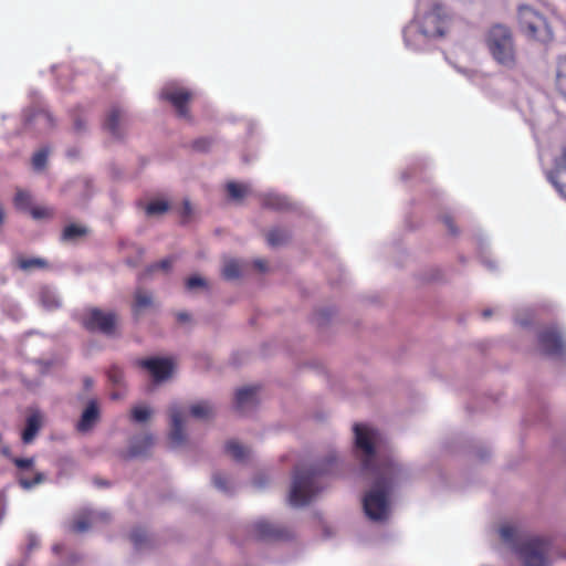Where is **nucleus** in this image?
I'll use <instances>...</instances> for the list:
<instances>
[{
    "label": "nucleus",
    "mask_w": 566,
    "mask_h": 566,
    "mask_svg": "<svg viewBox=\"0 0 566 566\" xmlns=\"http://www.w3.org/2000/svg\"><path fill=\"white\" fill-rule=\"evenodd\" d=\"M41 426L42 416L39 411H33L31 415H29L25 420V428L22 431L21 436L23 443H31L34 440L38 432L40 431Z\"/></svg>",
    "instance_id": "nucleus-17"
},
{
    "label": "nucleus",
    "mask_w": 566,
    "mask_h": 566,
    "mask_svg": "<svg viewBox=\"0 0 566 566\" xmlns=\"http://www.w3.org/2000/svg\"><path fill=\"white\" fill-rule=\"evenodd\" d=\"M87 232L85 227L71 223L63 229L61 240L65 242L75 241L78 238L85 237Z\"/></svg>",
    "instance_id": "nucleus-23"
},
{
    "label": "nucleus",
    "mask_w": 566,
    "mask_h": 566,
    "mask_svg": "<svg viewBox=\"0 0 566 566\" xmlns=\"http://www.w3.org/2000/svg\"><path fill=\"white\" fill-rule=\"evenodd\" d=\"M172 263H174V259L167 258L157 263L151 264L149 268V271L150 272L156 271V270L168 271L171 268Z\"/></svg>",
    "instance_id": "nucleus-40"
},
{
    "label": "nucleus",
    "mask_w": 566,
    "mask_h": 566,
    "mask_svg": "<svg viewBox=\"0 0 566 566\" xmlns=\"http://www.w3.org/2000/svg\"><path fill=\"white\" fill-rule=\"evenodd\" d=\"M355 447L364 453L361 465L365 471H374L375 482L371 490L364 496L365 514L373 521L386 520L389 513L388 494L399 468L394 462L375 467V441L377 432L364 424L355 423Z\"/></svg>",
    "instance_id": "nucleus-1"
},
{
    "label": "nucleus",
    "mask_w": 566,
    "mask_h": 566,
    "mask_svg": "<svg viewBox=\"0 0 566 566\" xmlns=\"http://www.w3.org/2000/svg\"><path fill=\"white\" fill-rule=\"evenodd\" d=\"M242 269L241 264L237 260H230L226 262L222 269V276L226 280H235L241 276Z\"/></svg>",
    "instance_id": "nucleus-28"
},
{
    "label": "nucleus",
    "mask_w": 566,
    "mask_h": 566,
    "mask_svg": "<svg viewBox=\"0 0 566 566\" xmlns=\"http://www.w3.org/2000/svg\"><path fill=\"white\" fill-rule=\"evenodd\" d=\"M28 212L35 220L49 219V218L53 217V211L50 208L42 207V206H36V207L31 206V208L29 209Z\"/></svg>",
    "instance_id": "nucleus-34"
},
{
    "label": "nucleus",
    "mask_w": 566,
    "mask_h": 566,
    "mask_svg": "<svg viewBox=\"0 0 566 566\" xmlns=\"http://www.w3.org/2000/svg\"><path fill=\"white\" fill-rule=\"evenodd\" d=\"M151 410L145 406H137L132 409V419L136 422H144L150 418Z\"/></svg>",
    "instance_id": "nucleus-35"
},
{
    "label": "nucleus",
    "mask_w": 566,
    "mask_h": 566,
    "mask_svg": "<svg viewBox=\"0 0 566 566\" xmlns=\"http://www.w3.org/2000/svg\"><path fill=\"white\" fill-rule=\"evenodd\" d=\"M117 315L97 307L87 308L81 316L82 326L88 332H99L106 336L115 334Z\"/></svg>",
    "instance_id": "nucleus-7"
},
{
    "label": "nucleus",
    "mask_w": 566,
    "mask_h": 566,
    "mask_svg": "<svg viewBox=\"0 0 566 566\" xmlns=\"http://www.w3.org/2000/svg\"><path fill=\"white\" fill-rule=\"evenodd\" d=\"M226 452L237 461H242L248 457V450L234 440L227 442Z\"/></svg>",
    "instance_id": "nucleus-27"
},
{
    "label": "nucleus",
    "mask_w": 566,
    "mask_h": 566,
    "mask_svg": "<svg viewBox=\"0 0 566 566\" xmlns=\"http://www.w3.org/2000/svg\"><path fill=\"white\" fill-rule=\"evenodd\" d=\"M290 233L285 229L274 228L266 234L268 244L271 247H277L286 243L290 239Z\"/></svg>",
    "instance_id": "nucleus-24"
},
{
    "label": "nucleus",
    "mask_w": 566,
    "mask_h": 566,
    "mask_svg": "<svg viewBox=\"0 0 566 566\" xmlns=\"http://www.w3.org/2000/svg\"><path fill=\"white\" fill-rule=\"evenodd\" d=\"M94 483L97 485V486H108L109 483L105 480H99V479H95L94 480Z\"/></svg>",
    "instance_id": "nucleus-49"
},
{
    "label": "nucleus",
    "mask_w": 566,
    "mask_h": 566,
    "mask_svg": "<svg viewBox=\"0 0 566 566\" xmlns=\"http://www.w3.org/2000/svg\"><path fill=\"white\" fill-rule=\"evenodd\" d=\"M555 87L559 94L566 97V54L556 57Z\"/></svg>",
    "instance_id": "nucleus-18"
},
{
    "label": "nucleus",
    "mask_w": 566,
    "mask_h": 566,
    "mask_svg": "<svg viewBox=\"0 0 566 566\" xmlns=\"http://www.w3.org/2000/svg\"><path fill=\"white\" fill-rule=\"evenodd\" d=\"M154 446V437L145 434L135 439L129 448V454L132 457H138L145 454Z\"/></svg>",
    "instance_id": "nucleus-20"
},
{
    "label": "nucleus",
    "mask_w": 566,
    "mask_h": 566,
    "mask_svg": "<svg viewBox=\"0 0 566 566\" xmlns=\"http://www.w3.org/2000/svg\"><path fill=\"white\" fill-rule=\"evenodd\" d=\"M518 24L523 33L528 38L547 42L553 38V31L546 18L528 4H522L518 8Z\"/></svg>",
    "instance_id": "nucleus-6"
},
{
    "label": "nucleus",
    "mask_w": 566,
    "mask_h": 566,
    "mask_svg": "<svg viewBox=\"0 0 566 566\" xmlns=\"http://www.w3.org/2000/svg\"><path fill=\"white\" fill-rule=\"evenodd\" d=\"M2 453L6 455L9 454V448H3Z\"/></svg>",
    "instance_id": "nucleus-53"
},
{
    "label": "nucleus",
    "mask_w": 566,
    "mask_h": 566,
    "mask_svg": "<svg viewBox=\"0 0 566 566\" xmlns=\"http://www.w3.org/2000/svg\"><path fill=\"white\" fill-rule=\"evenodd\" d=\"M212 481L217 489L224 491V492L228 491L227 480L220 473L213 474Z\"/></svg>",
    "instance_id": "nucleus-42"
},
{
    "label": "nucleus",
    "mask_w": 566,
    "mask_h": 566,
    "mask_svg": "<svg viewBox=\"0 0 566 566\" xmlns=\"http://www.w3.org/2000/svg\"><path fill=\"white\" fill-rule=\"evenodd\" d=\"M335 458L327 461L325 465H315L308 470L297 468L294 472L293 482L289 495L292 506H305L319 492L317 478L328 472L327 465L332 464Z\"/></svg>",
    "instance_id": "nucleus-5"
},
{
    "label": "nucleus",
    "mask_w": 566,
    "mask_h": 566,
    "mask_svg": "<svg viewBox=\"0 0 566 566\" xmlns=\"http://www.w3.org/2000/svg\"><path fill=\"white\" fill-rule=\"evenodd\" d=\"M227 191L230 198L240 200L245 196L247 187L244 185L231 181L227 185Z\"/></svg>",
    "instance_id": "nucleus-32"
},
{
    "label": "nucleus",
    "mask_w": 566,
    "mask_h": 566,
    "mask_svg": "<svg viewBox=\"0 0 566 566\" xmlns=\"http://www.w3.org/2000/svg\"><path fill=\"white\" fill-rule=\"evenodd\" d=\"M261 203L264 208L273 210H284L289 207L286 198L275 193L263 195L261 197Z\"/></svg>",
    "instance_id": "nucleus-22"
},
{
    "label": "nucleus",
    "mask_w": 566,
    "mask_h": 566,
    "mask_svg": "<svg viewBox=\"0 0 566 566\" xmlns=\"http://www.w3.org/2000/svg\"><path fill=\"white\" fill-rule=\"evenodd\" d=\"M122 120H124V112L119 107L113 106L109 109L108 114L106 115L103 127L113 137L122 138L123 137V132L120 128Z\"/></svg>",
    "instance_id": "nucleus-16"
},
{
    "label": "nucleus",
    "mask_w": 566,
    "mask_h": 566,
    "mask_svg": "<svg viewBox=\"0 0 566 566\" xmlns=\"http://www.w3.org/2000/svg\"><path fill=\"white\" fill-rule=\"evenodd\" d=\"M111 397H112V399H119L120 394L114 391V392H112Z\"/></svg>",
    "instance_id": "nucleus-52"
},
{
    "label": "nucleus",
    "mask_w": 566,
    "mask_h": 566,
    "mask_svg": "<svg viewBox=\"0 0 566 566\" xmlns=\"http://www.w3.org/2000/svg\"><path fill=\"white\" fill-rule=\"evenodd\" d=\"M130 541L134 543L136 548H140L147 541V535L143 530L136 528L130 534Z\"/></svg>",
    "instance_id": "nucleus-37"
},
{
    "label": "nucleus",
    "mask_w": 566,
    "mask_h": 566,
    "mask_svg": "<svg viewBox=\"0 0 566 566\" xmlns=\"http://www.w3.org/2000/svg\"><path fill=\"white\" fill-rule=\"evenodd\" d=\"M500 535L504 542L512 545L524 566H548L549 542L539 537L522 539L521 533L514 525H502Z\"/></svg>",
    "instance_id": "nucleus-2"
},
{
    "label": "nucleus",
    "mask_w": 566,
    "mask_h": 566,
    "mask_svg": "<svg viewBox=\"0 0 566 566\" xmlns=\"http://www.w3.org/2000/svg\"><path fill=\"white\" fill-rule=\"evenodd\" d=\"M169 209V203L165 200H154L150 201L146 208L145 212L147 216H158L167 212Z\"/></svg>",
    "instance_id": "nucleus-31"
},
{
    "label": "nucleus",
    "mask_w": 566,
    "mask_h": 566,
    "mask_svg": "<svg viewBox=\"0 0 566 566\" xmlns=\"http://www.w3.org/2000/svg\"><path fill=\"white\" fill-rule=\"evenodd\" d=\"M176 318L179 323H187L190 322V315L186 312H178L176 314Z\"/></svg>",
    "instance_id": "nucleus-47"
},
{
    "label": "nucleus",
    "mask_w": 566,
    "mask_h": 566,
    "mask_svg": "<svg viewBox=\"0 0 566 566\" xmlns=\"http://www.w3.org/2000/svg\"><path fill=\"white\" fill-rule=\"evenodd\" d=\"M44 475L42 473H36L32 479L21 478L20 485L24 489H31L36 484L43 482Z\"/></svg>",
    "instance_id": "nucleus-38"
},
{
    "label": "nucleus",
    "mask_w": 566,
    "mask_h": 566,
    "mask_svg": "<svg viewBox=\"0 0 566 566\" xmlns=\"http://www.w3.org/2000/svg\"><path fill=\"white\" fill-rule=\"evenodd\" d=\"M442 222L446 224V227L448 228L449 232L451 234H457L458 233V229L454 224V221L453 219L450 217V216H444L442 218Z\"/></svg>",
    "instance_id": "nucleus-45"
},
{
    "label": "nucleus",
    "mask_w": 566,
    "mask_h": 566,
    "mask_svg": "<svg viewBox=\"0 0 566 566\" xmlns=\"http://www.w3.org/2000/svg\"><path fill=\"white\" fill-rule=\"evenodd\" d=\"M13 202L17 209L28 212L32 206V197L28 191L18 190Z\"/></svg>",
    "instance_id": "nucleus-29"
},
{
    "label": "nucleus",
    "mask_w": 566,
    "mask_h": 566,
    "mask_svg": "<svg viewBox=\"0 0 566 566\" xmlns=\"http://www.w3.org/2000/svg\"><path fill=\"white\" fill-rule=\"evenodd\" d=\"M252 535L262 541H285L292 537L290 530L282 525L272 524L265 520L255 522L251 527Z\"/></svg>",
    "instance_id": "nucleus-10"
},
{
    "label": "nucleus",
    "mask_w": 566,
    "mask_h": 566,
    "mask_svg": "<svg viewBox=\"0 0 566 566\" xmlns=\"http://www.w3.org/2000/svg\"><path fill=\"white\" fill-rule=\"evenodd\" d=\"M40 301L46 310H56L62 305L60 297L48 289L40 292Z\"/></svg>",
    "instance_id": "nucleus-25"
},
{
    "label": "nucleus",
    "mask_w": 566,
    "mask_h": 566,
    "mask_svg": "<svg viewBox=\"0 0 566 566\" xmlns=\"http://www.w3.org/2000/svg\"><path fill=\"white\" fill-rule=\"evenodd\" d=\"M136 365L146 369L155 382L168 379L172 374V361L168 358H145L136 360Z\"/></svg>",
    "instance_id": "nucleus-11"
},
{
    "label": "nucleus",
    "mask_w": 566,
    "mask_h": 566,
    "mask_svg": "<svg viewBox=\"0 0 566 566\" xmlns=\"http://www.w3.org/2000/svg\"><path fill=\"white\" fill-rule=\"evenodd\" d=\"M253 265L260 272H264L268 269V263L263 259L254 260Z\"/></svg>",
    "instance_id": "nucleus-46"
},
{
    "label": "nucleus",
    "mask_w": 566,
    "mask_h": 566,
    "mask_svg": "<svg viewBox=\"0 0 566 566\" xmlns=\"http://www.w3.org/2000/svg\"><path fill=\"white\" fill-rule=\"evenodd\" d=\"M13 462L19 469H30L33 465V459L14 458Z\"/></svg>",
    "instance_id": "nucleus-44"
},
{
    "label": "nucleus",
    "mask_w": 566,
    "mask_h": 566,
    "mask_svg": "<svg viewBox=\"0 0 566 566\" xmlns=\"http://www.w3.org/2000/svg\"><path fill=\"white\" fill-rule=\"evenodd\" d=\"M153 305V297L149 293L137 290L135 293V301L133 304V314L138 317L140 313Z\"/></svg>",
    "instance_id": "nucleus-21"
},
{
    "label": "nucleus",
    "mask_w": 566,
    "mask_h": 566,
    "mask_svg": "<svg viewBox=\"0 0 566 566\" xmlns=\"http://www.w3.org/2000/svg\"><path fill=\"white\" fill-rule=\"evenodd\" d=\"M203 286H206V281L202 277L197 276V275L190 276L186 281V287L188 290H193L196 287H203Z\"/></svg>",
    "instance_id": "nucleus-41"
},
{
    "label": "nucleus",
    "mask_w": 566,
    "mask_h": 566,
    "mask_svg": "<svg viewBox=\"0 0 566 566\" xmlns=\"http://www.w3.org/2000/svg\"><path fill=\"white\" fill-rule=\"evenodd\" d=\"M171 429L169 433V441L174 447H178L186 441L184 431V413L174 406L170 408Z\"/></svg>",
    "instance_id": "nucleus-13"
},
{
    "label": "nucleus",
    "mask_w": 566,
    "mask_h": 566,
    "mask_svg": "<svg viewBox=\"0 0 566 566\" xmlns=\"http://www.w3.org/2000/svg\"><path fill=\"white\" fill-rule=\"evenodd\" d=\"M49 150L40 149L32 157V166L36 170H42L48 161Z\"/></svg>",
    "instance_id": "nucleus-36"
},
{
    "label": "nucleus",
    "mask_w": 566,
    "mask_h": 566,
    "mask_svg": "<svg viewBox=\"0 0 566 566\" xmlns=\"http://www.w3.org/2000/svg\"><path fill=\"white\" fill-rule=\"evenodd\" d=\"M93 386V379L91 377L84 378V387L85 389H90Z\"/></svg>",
    "instance_id": "nucleus-48"
},
{
    "label": "nucleus",
    "mask_w": 566,
    "mask_h": 566,
    "mask_svg": "<svg viewBox=\"0 0 566 566\" xmlns=\"http://www.w3.org/2000/svg\"><path fill=\"white\" fill-rule=\"evenodd\" d=\"M415 22L419 31L427 38H442L454 25L455 19L449 14L440 2H427L417 10Z\"/></svg>",
    "instance_id": "nucleus-4"
},
{
    "label": "nucleus",
    "mask_w": 566,
    "mask_h": 566,
    "mask_svg": "<svg viewBox=\"0 0 566 566\" xmlns=\"http://www.w3.org/2000/svg\"><path fill=\"white\" fill-rule=\"evenodd\" d=\"M548 179L566 198V145L562 147L559 156L554 159V169L548 172Z\"/></svg>",
    "instance_id": "nucleus-12"
},
{
    "label": "nucleus",
    "mask_w": 566,
    "mask_h": 566,
    "mask_svg": "<svg viewBox=\"0 0 566 566\" xmlns=\"http://www.w3.org/2000/svg\"><path fill=\"white\" fill-rule=\"evenodd\" d=\"M159 97L160 99L170 103L179 117H190L188 104L193 98V93L190 90L182 87L177 83H168L161 88Z\"/></svg>",
    "instance_id": "nucleus-8"
},
{
    "label": "nucleus",
    "mask_w": 566,
    "mask_h": 566,
    "mask_svg": "<svg viewBox=\"0 0 566 566\" xmlns=\"http://www.w3.org/2000/svg\"><path fill=\"white\" fill-rule=\"evenodd\" d=\"M190 413L197 419H209L213 416V408L207 401H200L191 406Z\"/></svg>",
    "instance_id": "nucleus-26"
},
{
    "label": "nucleus",
    "mask_w": 566,
    "mask_h": 566,
    "mask_svg": "<svg viewBox=\"0 0 566 566\" xmlns=\"http://www.w3.org/2000/svg\"><path fill=\"white\" fill-rule=\"evenodd\" d=\"M107 378L109 382H112L115 386L120 387L124 385V371L117 365H112L109 367V369L107 370Z\"/></svg>",
    "instance_id": "nucleus-33"
},
{
    "label": "nucleus",
    "mask_w": 566,
    "mask_h": 566,
    "mask_svg": "<svg viewBox=\"0 0 566 566\" xmlns=\"http://www.w3.org/2000/svg\"><path fill=\"white\" fill-rule=\"evenodd\" d=\"M95 521V515H81L75 518L72 524V531L75 533H82L87 531Z\"/></svg>",
    "instance_id": "nucleus-30"
},
{
    "label": "nucleus",
    "mask_w": 566,
    "mask_h": 566,
    "mask_svg": "<svg viewBox=\"0 0 566 566\" xmlns=\"http://www.w3.org/2000/svg\"><path fill=\"white\" fill-rule=\"evenodd\" d=\"M75 128H76L77 130H81V129L83 128V125H82V123H81L80 120H76V122H75Z\"/></svg>",
    "instance_id": "nucleus-51"
},
{
    "label": "nucleus",
    "mask_w": 566,
    "mask_h": 566,
    "mask_svg": "<svg viewBox=\"0 0 566 566\" xmlns=\"http://www.w3.org/2000/svg\"><path fill=\"white\" fill-rule=\"evenodd\" d=\"M485 45L492 59L506 70L517 66L518 57L512 30L502 23H495L485 33Z\"/></svg>",
    "instance_id": "nucleus-3"
},
{
    "label": "nucleus",
    "mask_w": 566,
    "mask_h": 566,
    "mask_svg": "<svg viewBox=\"0 0 566 566\" xmlns=\"http://www.w3.org/2000/svg\"><path fill=\"white\" fill-rule=\"evenodd\" d=\"M99 419V408L97 400L92 399L88 401L86 408L84 409L80 421L76 424V428L81 432H86L91 430L94 424Z\"/></svg>",
    "instance_id": "nucleus-15"
},
{
    "label": "nucleus",
    "mask_w": 566,
    "mask_h": 566,
    "mask_svg": "<svg viewBox=\"0 0 566 566\" xmlns=\"http://www.w3.org/2000/svg\"><path fill=\"white\" fill-rule=\"evenodd\" d=\"M18 268L22 271H32V270H45L49 269V262L39 256L33 258H23L19 256L17 259Z\"/></svg>",
    "instance_id": "nucleus-19"
},
{
    "label": "nucleus",
    "mask_w": 566,
    "mask_h": 566,
    "mask_svg": "<svg viewBox=\"0 0 566 566\" xmlns=\"http://www.w3.org/2000/svg\"><path fill=\"white\" fill-rule=\"evenodd\" d=\"M538 343L542 352L552 357H559L566 353V344L556 327H547L539 332Z\"/></svg>",
    "instance_id": "nucleus-9"
},
{
    "label": "nucleus",
    "mask_w": 566,
    "mask_h": 566,
    "mask_svg": "<svg viewBox=\"0 0 566 566\" xmlns=\"http://www.w3.org/2000/svg\"><path fill=\"white\" fill-rule=\"evenodd\" d=\"M212 145V139L209 137H201L192 143L193 149L198 151H207Z\"/></svg>",
    "instance_id": "nucleus-39"
},
{
    "label": "nucleus",
    "mask_w": 566,
    "mask_h": 566,
    "mask_svg": "<svg viewBox=\"0 0 566 566\" xmlns=\"http://www.w3.org/2000/svg\"><path fill=\"white\" fill-rule=\"evenodd\" d=\"M191 213H192V208H191L190 201L184 200L181 211H180L184 222H186L191 217Z\"/></svg>",
    "instance_id": "nucleus-43"
},
{
    "label": "nucleus",
    "mask_w": 566,
    "mask_h": 566,
    "mask_svg": "<svg viewBox=\"0 0 566 566\" xmlns=\"http://www.w3.org/2000/svg\"><path fill=\"white\" fill-rule=\"evenodd\" d=\"M259 387L249 386L237 390L234 406L237 411L244 413L247 410L252 409L256 406Z\"/></svg>",
    "instance_id": "nucleus-14"
},
{
    "label": "nucleus",
    "mask_w": 566,
    "mask_h": 566,
    "mask_svg": "<svg viewBox=\"0 0 566 566\" xmlns=\"http://www.w3.org/2000/svg\"><path fill=\"white\" fill-rule=\"evenodd\" d=\"M491 315H492V311H491V310H484V311L482 312V316H483L484 318H489V317H491Z\"/></svg>",
    "instance_id": "nucleus-50"
}]
</instances>
